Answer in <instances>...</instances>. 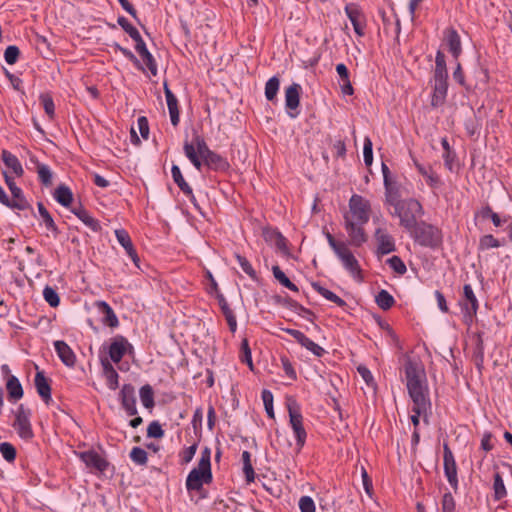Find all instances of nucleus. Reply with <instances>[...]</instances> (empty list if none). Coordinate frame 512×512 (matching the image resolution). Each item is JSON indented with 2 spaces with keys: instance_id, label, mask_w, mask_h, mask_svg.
Masks as SVG:
<instances>
[{
  "instance_id": "nucleus-1",
  "label": "nucleus",
  "mask_w": 512,
  "mask_h": 512,
  "mask_svg": "<svg viewBox=\"0 0 512 512\" xmlns=\"http://www.w3.org/2000/svg\"><path fill=\"white\" fill-rule=\"evenodd\" d=\"M406 387L412 401V409L417 412H431L429 388L424 367L421 363L409 360L405 364Z\"/></svg>"
},
{
  "instance_id": "nucleus-2",
  "label": "nucleus",
  "mask_w": 512,
  "mask_h": 512,
  "mask_svg": "<svg viewBox=\"0 0 512 512\" xmlns=\"http://www.w3.org/2000/svg\"><path fill=\"white\" fill-rule=\"evenodd\" d=\"M326 240L342 264L343 268L358 281L362 280L361 267L355 255L349 248V244L342 240H336L329 232L325 233Z\"/></svg>"
},
{
  "instance_id": "nucleus-3",
  "label": "nucleus",
  "mask_w": 512,
  "mask_h": 512,
  "mask_svg": "<svg viewBox=\"0 0 512 512\" xmlns=\"http://www.w3.org/2000/svg\"><path fill=\"white\" fill-rule=\"evenodd\" d=\"M211 449L205 447L201 451L197 467L193 468L186 479V488L189 491H199L203 485L212 482Z\"/></svg>"
},
{
  "instance_id": "nucleus-4",
  "label": "nucleus",
  "mask_w": 512,
  "mask_h": 512,
  "mask_svg": "<svg viewBox=\"0 0 512 512\" xmlns=\"http://www.w3.org/2000/svg\"><path fill=\"white\" fill-rule=\"evenodd\" d=\"M388 202L394 207V211L391 213L393 216H397L400 219V224L407 231L414 230L417 222V218L422 215V206L415 199L406 200H395L389 198Z\"/></svg>"
},
{
  "instance_id": "nucleus-5",
  "label": "nucleus",
  "mask_w": 512,
  "mask_h": 512,
  "mask_svg": "<svg viewBox=\"0 0 512 512\" xmlns=\"http://www.w3.org/2000/svg\"><path fill=\"white\" fill-rule=\"evenodd\" d=\"M370 213V201L361 195L353 194L349 199L348 211L344 213L343 219H349L353 222L368 223Z\"/></svg>"
},
{
  "instance_id": "nucleus-6",
  "label": "nucleus",
  "mask_w": 512,
  "mask_h": 512,
  "mask_svg": "<svg viewBox=\"0 0 512 512\" xmlns=\"http://www.w3.org/2000/svg\"><path fill=\"white\" fill-rule=\"evenodd\" d=\"M30 417V410L20 405L15 411V419L12 424L18 436L25 441L31 440L34 436Z\"/></svg>"
},
{
  "instance_id": "nucleus-7",
  "label": "nucleus",
  "mask_w": 512,
  "mask_h": 512,
  "mask_svg": "<svg viewBox=\"0 0 512 512\" xmlns=\"http://www.w3.org/2000/svg\"><path fill=\"white\" fill-rule=\"evenodd\" d=\"M408 232L423 246H434L439 241L438 230L425 223H417L414 230Z\"/></svg>"
},
{
  "instance_id": "nucleus-8",
  "label": "nucleus",
  "mask_w": 512,
  "mask_h": 512,
  "mask_svg": "<svg viewBox=\"0 0 512 512\" xmlns=\"http://www.w3.org/2000/svg\"><path fill=\"white\" fill-rule=\"evenodd\" d=\"M460 306L466 323H471L478 310V300L470 284L463 287V297Z\"/></svg>"
},
{
  "instance_id": "nucleus-9",
  "label": "nucleus",
  "mask_w": 512,
  "mask_h": 512,
  "mask_svg": "<svg viewBox=\"0 0 512 512\" xmlns=\"http://www.w3.org/2000/svg\"><path fill=\"white\" fill-rule=\"evenodd\" d=\"M290 425L296 438V444L300 450L306 442V431L303 427V417L295 405L288 406Z\"/></svg>"
},
{
  "instance_id": "nucleus-10",
  "label": "nucleus",
  "mask_w": 512,
  "mask_h": 512,
  "mask_svg": "<svg viewBox=\"0 0 512 512\" xmlns=\"http://www.w3.org/2000/svg\"><path fill=\"white\" fill-rule=\"evenodd\" d=\"M76 455L91 471L103 473L108 467L107 460L95 450L76 452Z\"/></svg>"
},
{
  "instance_id": "nucleus-11",
  "label": "nucleus",
  "mask_w": 512,
  "mask_h": 512,
  "mask_svg": "<svg viewBox=\"0 0 512 512\" xmlns=\"http://www.w3.org/2000/svg\"><path fill=\"white\" fill-rule=\"evenodd\" d=\"M3 176H4L5 183L8 186V188L12 194V199H10L11 208L17 209V210L27 209L29 207V204H28L26 198L24 197V194H23V191L21 190V188H19L16 185L14 178L7 171L3 172Z\"/></svg>"
},
{
  "instance_id": "nucleus-12",
  "label": "nucleus",
  "mask_w": 512,
  "mask_h": 512,
  "mask_svg": "<svg viewBox=\"0 0 512 512\" xmlns=\"http://www.w3.org/2000/svg\"><path fill=\"white\" fill-rule=\"evenodd\" d=\"M366 223L353 222L349 219L344 220V228L349 237V244L354 247H360L367 241V235L363 226Z\"/></svg>"
},
{
  "instance_id": "nucleus-13",
  "label": "nucleus",
  "mask_w": 512,
  "mask_h": 512,
  "mask_svg": "<svg viewBox=\"0 0 512 512\" xmlns=\"http://www.w3.org/2000/svg\"><path fill=\"white\" fill-rule=\"evenodd\" d=\"M301 86L298 83H293L285 89V106L288 110V115L291 118L298 116L297 108L300 104Z\"/></svg>"
},
{
  "instance_id": "nucleus-14",
  "label": "nucleus",
  "mask_w": 512,
  "mask_h": 512,
  "mask_svg": "<svg viewBox=\"0 0 512 512\" xmlns=\"http://www.w3.org/2000/svg\"><path fill=\"white\" fill-rule=\"evenodd\" d=\"M132 348V345L125 337L118 335L112 339L108 347V354L111 361L118 363L129 350H132Z\"/></svg>"
},
{
  "instance_id": "nucleus-15",
  "label": "nucleus",
  "mask_w": 512,
  "mask_h": 512,
  "mask_svg": "<svg viewBox=\"0 0 512 512\" xmlns=\"http://www.w3.org/2000/svg\"><path fill=\"white\" fill-rule=\"evenodd\" d=\"M345 12L349 18L355 33L363 36L365 33V17L359 7L353 3L346 5Z\"/></svg>"
},
{
  "instance_id": "nucleus-16",
  "label": "nucleus",
  "mask_w": 512,
  "mask_h": 512,
  "mask_svg": "<svg viewBox=\"0 0 512 512\" xmlns=\"http://www.w3.org/2000/svg\"><path fill=\"white\" fill-rule=\"evenodd\" d=\"M448 91L447 78H433V91L431 95V106L440 107L445 103Z\"/></svg>"
},
{
  "instance_id": "nucleus-17",
  "label": "nucleus",
  "mask_w": 512,
  "mask_h": 512,
  "mask_svg": "<svg viewBox=\"0 0 512 512\" xmlns=\"http://www.w3.org/2000/svg\"><path fill=\"white\" fill-rule=\"evenodd\" d=\"M378 253L384 255L389 254L395 250V243L393 237L384 228H377L374 234Z\"/></svg>"
},
{
  "instance_id": "nucleus-18",
  "label": "nucleus",
  "mask_w": 512,
  "mask_h": 512,
  "mask_svg": "<svg viewBox=\"0 0 512 512\" xmlns=\"http://www.w3.org/2000/svg\"><path fill=\"white\" fill-rule=\"evenodd\" d=\"M121 404L129 416L137 414L136 398L134 387L130 384L123 385L120 391Z\"/></svg>"
},
{
  "instance_id": "nucleus-19",
  "label": "nucleus",
  "mask_w": 512,
  "mask_h": 512,
  "mask_svg": "<svg viewBox=\"0 0 512 512\" xmlns=\"http://www.w3.org/2000/svg\"><path fill=\"white\" fill-rule=\"evenodd\" d=\"M444 472L449 484L456 489L458 487L456 462L447 446L444 447Z\"/></svg>"
},
{
  "instance_id": "nucleus-20",
  "label": "nucleus",
  "mask_w": 512,
  "mask_h": 512,
  "mask_svg": "<svg viewBox=\"0 0 512 512\" xmlns=\"http://www.w3.org/2000/svg\"><path fill=\"white\" fill-rule=\"evenodd\" d=\"M54 348L64 365L67 367H73L75 365L76 355L66 342L57 340L54 342Z\"/></svg>"
},
{
  "instance_id": "nucleus-21",
  "label": "nucleus",
  "mask_w": 512,
  "mask_h": 512,
  "mask_svg": "<svg viewBox=\"0 0 512 512\" xmlns=\"http://www.w3.org/2000/svg\"><path fill=\"white\" fill-rule=\"evenodd\" d=\"M0 157L7 169H9L10 175L13 174L16 177H22L24 175L23 166L17 156L8 150H2Z\"/></svg>"
},
{
  "instance_id": "nucleus-22",
  "label": "nucleus",
  "mask_w": 512,
  "mask_h": 512,
  "mask_svg": "<svg viewBox=\"0 0 512 512\" xmlns=\"http://www.w3.org/2000/svg\"><path fill=\"white\" fill-rule=\"evenodd\" d=\"M115 236L118 241V243L125 249L128 256L131 258V260L134 262L136 266H138L139 257L133 247L131 238L128 234V232L124 229H117L115 230Z\"/></svg>"
},
{
  "instance_id": "nucleus-23",
  "label": "nucleus",
  "mask_w": 512,
  "mask_h": 512,
  "mask_svg": "<svg viewBox=\"0 0 512 512\" xmlns=\"http://www.w3.org/2000/svg\"><path fill=\"white\" fill-rule=\"evenodd\" d=\"M164 92L170 114L171 123L173 126H177L179 123V110L177 98L166 84L164 85Z\"/></svg>"
},
{
  "instance_id": "nucleus-24",
  "label": "nucleus",
  "mask_w": 512,
  "mask_h": 512,
  "mask_svg": "<svg viewBox=\"0 0 512 512\" xmlns=\"http://www.w3.org/2000/svg\"><path fill=\"white\" fill-rule=\"evenodd\" d=\"M96 306L101 314H103L102 322L110 327H117L119 324L118 318L113 309L105 301H98Z\"/></svg>"
},
{
  "instance_id": "nucleus-25",
  "label": "nucleus",
  "mask_w": 512,
  "mask_h": 512,
  "mask_svg": "<svg viewBox=\"0 0 512 512\" xmlns=\"http://www.w3.org/2000/svg\"><path fill=\"white\" fill-rule=\"evenodd\" d=\"M6 389L8 393V397L10 401H18L23 397V388L18 380V378L14 375H10L6 382Z\"/></svg>"
},
{
  "instance_id": "nucleus-26",
  "label": "nucleus",
  "mask_w": 512,
  "mask_h": 512,
  "mask_svg": "<svg viewBox=\"0 0 512 512\" xmlns=\"http://www.w3.org/2000/svg\"><path fill=\"white\" fill-rule=\"evenodd\" d=\"M35 387L39 396L48 403L51 401V388L42 372H37L35 376Z\"/></svg>"
},
{
  "instance_id": "nucleus-27",
  "label": "nucleus",
  "mask_w": 512,
  "mask_h": 512,
  "mask_svg": "<svg viewBox=\"0 0 512 512\" xmlns=\"http://www.w3.org/2000/svg\"><path fill=\"white\" fill-rule=\"evenodd\" d=\"M172 178L174 182L178 185L180 190L189 196L190 200L194 203L195 197L192 192V188L188 185V183L185 181L180 168L177 165H173L171 168Z\"/></svg>"
},
{
  "instance_id": "nucleus-28",
  "label": "nucleus",
  "mask_w": 512,
  "mask_h": 512,
  "mask_svg": "<svg viewBox=\"0 0 512 512\" xmlns=\"http://www.w3.org/2000/svg\"><path fill=\"white\" fill-rule=\"evenodd\" d=\"M103 373L109 389L116 390L119 386V375L108 360H102Z\"/></svg>"
},
{
  "instance_id": "nucleus-29",
  "label": "nucleus",
  "mask_w": 512,
  "mask_h": 512,
  "mask_svg": "<svg viewBox=\"0 0 512 512\" xmlns=\"http://www.w3.org/2000/svg\"><path fill=\"white\" fill-rule=\"evenodd\" d=\"M54 199L62 206L69 207L73 200V194L66 185L58 186L54 191Z\"/></svg>"
},
{
  "instance_id": "nucleus-30",
  "label": "nucleus",
  "mask_w": 512,
  "mask_h": 512,
  "mask_svg": "<svg viewBox=\"0 0 512 512\" xmlns=\"http://www.w3.org/2000/svg\"><path fill=\"white\" fill-rule=\"evenodd\" d=\"M446 41L449 51L455 58H457L462 52L459 34L453 29L449 30L446 34Z\"/></svg>"
},
{
  "instance_id": "nucleus-31",
  "label": "nucleus",
  "mask_w": 512,
  "mask_h": 512,
  "mask_svg": "<svg viewBox=\"0 0 512 512\" xmlns=\"http://www.w3.org/2000/svg\"><path fill=\"white\" fill-rule=\"evenodd\" d=\"M415 166L418 170V172L425 177L427 184L431 188H437L440 185V178L439 176L432 171L431 168H427L424 165L418 163L415 161Z\"/></svg>"
},
{
  "instance_id": "nucleus-32",
  "label": "nucleus",
  "mask_w": 512,
  "mask_h": 512,
  "mask_svg": "<svg viewBox=\"0 0 512 512\" xmlns=\"http://www.w3.org/2000/svg\"><path fill=\"white\" fill-rule=\"evenodd\" d=\"M202 161L212 169H225L227 162L218 154L213 151H209L203 158Z\"/></svg>"
},
{
  "instance_id": "nucleus-33",
  "label": "nucleus",
  "mask_w": 512,
  "mask_h": 512,
  "mask_svg": "<svg viewBox=\"0 0 512 512\" xmlns=\"http://www.w3.org/2000/svg\"><path fill=\"white\" fill-rule=\"evenodd\" d=\"M312 287L326 300L331 301L340 307L346 305V302L342 298L337 296L334 292L330 291L329 289L321 286L319 283H313Z\"/></svg>"
},
{
  "instance_id": "nucleus-34",
  "label": "nucleus",
  "mask_w": 512,
  "mask_h": 512,
  "mask_svg": "<svg viewBox=\"0 0 512 512\" xmlns=\"http://www.w3.org/2000/svg\"><path fill=\"white\" fill-rule=\"evenodd\" d=\"M73 213L91 230L98 231L100 229L99 222L94 217H92L85 209H74Z\"/></svg>"
},
{
  "instance_id": "nucleus-35",
  "label": "nucleus",
  "mask_w": 512,
  "mask_h": 512,
  "mask_svg": "<svg viewBox=\"0 0 512 512\" xmlns=\"http://www.w3.org/2000/svg\"><path fill=\"white\" fill-rule=\"evenodd\" d=\"M139 396L142 405L147 409L154 407V392L150 385H144L140 388Z\"/></svg>"
},
{
  "instance_id": "nucleus-36",
  "label": "nucleus",
  "mask_w": 512,
  "mask_h": 512,
  "mask_svg": "<svg viewBox=\"0 0 512 512\" xmlns=\"http://www.w3.org/2000/svg\"><path fill=\"white\" fill-rule=\"evenodd\" d=\"M433 78H448L445 56L441 51L436 53Z\"/></svg>"
},
{
  "instance_id": "nucleus-37",
  "label": "nucleus",
  "mask_w": 512,
  "mask_h": 512,
  "mask_svg": "<svg viewBox=\"0 0 512 512\" xmlns=\"http://www.w3.org/2000/svg\"><path fill=\"white\" fill-rule=\"evenodd\" d=\"M280 87V80L277 76L271 77L265 84V97L268 101L276 99Z\"/></svg>"
},
{
  "instance_id": "nucleus-38",
  "label": "nucleus",
  "mask_w": 512,
  "mask_h": 512,
  "mask_svg": "<svg viewBox=\"0 0 512 512\" xmlns=\"http://www.w3.org/2000/svg\"><path fill=\"white\" fill-rule=\"evenodd\" d=\"M37 207H38L39 215L42 218V222H43L45 228L51 232L56 233L57 226H56L52 216L48 212V210L44 207V205L42 203H38Z\"/></svg>"
},
{
  "instance_id": "nucleus-39",
  "label": "nucleus",
  "mask_w": 512,
  "mask_h": 512,
  "mask_svg": "<svg viewBox=\"0 0 512 512\" xmlns=\"http://www.w3.org/2000/svg\"><path fill=\"white\" fill-rule=\"evenodd\" d=\"M375 302L381 309L388 310L394 305L395 300L388 291L383 289L375 296Z\"/></svg>"
},
{
  "instance_id": "nucleus-40",
  "label": "nucleus",
  "mask_w": 512,
  "mask_h": 512,
  "mask_svg": "<svg viewBox=\"0 0 512 512\" xmlns=\"http://www.w3.org/2000/svg\"><path fill=\"white\" fill-rule=\"evenodd\" d=\"M37 174L41 183L45 186H50L52 184L53 173L49 166L43 163L37 162Z\"/></svg>"
},
{
  "instance_id": "nucleus-41",
  "label": "nucleus",
  "mask_w": 512,
  "mask_h": 512,
  "mask_svg": "<svg viewBox=\"0 0 512 512\" xmlns=\"http://www.w3.org/2000/svg\"><path fill=\"white\" fill-rule=\"evenodd\" d=\"M272 272H273L275 279L277 281H279V283L281 285L288 288L289 290L298 291L297 286L290 281V279L285 275V273L278 266H273Z\"/></svg>"
},
{
  "instance_id": "nucleus-42",
  "label": "nucleus",
  "mask_w": 512,
  "mask_h": 512,
  "mask_svg": "<svg viewBox=\"0 0 512 512\" xmlns=\"http://www.w3.org/2000/svg\"><path fill=\"white\" fill-rule=\"evenodd\" d=\"M494 498L500 500L507 494L504 481L499 473H495L493 482Z\"/></svg>"
},
{
  "instance_id": "nucleus-43",
  "label": "nucleus",
  "mask_w": 512,
  "mask_h": 512,
  "mask_svg": "<svg viewBox=\"0 0 512 512\" xmlns=\"http://www.w3.org/2000/svg\"><path fill=\"white\" fill-rule=\"evenodd\" d=\"M129 456L132 462L137 465H145L148 461V454L141 447H133Z\"/></svg>"
},
{
  "instance_id": "nucleus-44",
  "label": "nucleus",
  "mask_w": 512,
  "mask_h": 512,
  "mask_svg": "<svg viewBox=\"0 0 512 512\" xmlns=\"http://www.w3.org/2000/svg\"><path fill=\"white\" fill-rule=\"evenodd\" d=\"M300 345L309 350L313 355L317 357H321L324 355L325 350L323 347L315 343L313 340L308 338L306 335L303 338L302 342H300Z\"/></svg>"
},
{
  "instance_id": "nucleus-45",
  "label": "nucleus",
  "mask_w": 512,
  "mask_h": 512,
  "mask_svg": "<svg viewBox=\"0 0 512 512\" xmlns=\"http://www.w3.org/2000/svg\"><path fill=\"white\" fill-rule=\"evenodd\" d=\"M503 244L504 242H501L498 239H496L493 235L488 234L480 238L479 248L482 250H488L491 248H498Z\"/></svg>"
},
{
  "instance_id": "nucleus-46",
  "label": "nucleus",
  "mask_w": 512,
  "mask_h": 512,
  "mask_svg": "<svg viewBox=\"0 0 512 512\" xmlns=\"http://www.w3.org/2000/svg\"><path fill=\"white\" fill-rule=\"evenodd\" d=\"M242 460H243V471H244L247 481L248 482L254 481L255 473H254L252 464L250 462V453L248 451H244L242 453Z\"/></svg>"
},
{
  "instance_id": "nucleus-47",
  "label": "nucleus",
  "mask_w": 512,
  "mask_h": 512,
  "mask_svg": "<svg viewBox=\"0 0 512 512\" xmlns=\"http://www.w3.org/2000/svg\"><path fill=\"white\" fill-rule=\"evenodd\" d=\"M43 297L45 301L51 306V307H57L60 303V298L58 293L55 289H53L50 286H46L43 290Z\"/></svg>"
},
{
  "instance_id": "nucleus-48",
  "label": "nucleus",
  "mask_w": 512,
  "mask_h": 512,
  "mask_svg": "<svg viewBox=\"0 0 512 512\" xmlns=\"http://www.w3.org/2000/svg\"><path fill=\"white\" fill-rule=\"evenodd\" d=\"M240 359L243 363H246L250 369L253 368L251 349L247 339H243L240 348Z\"/></svg>"
},
{
  "instance_id": "nucleus-49",
  "label": "nucleus",
  "mask_w": 512,
  "mask_h": 512,
  "mask_svg": "<svg viewBox=\"0 0 512 512\" xmlns=\"http://www.w3.org/2000/svg\"><path fill=\"white\" fill-rule=\"evenodd\" d=\"M40 101L44 108L45 113L48 115V117L50 119H52L54 117V113H55V105H54L52 97L48 94H42L40 96Z\"/></svg>"
},
{
  "instance_id": "nucleus-50",
  "label": "nucleus",
  "mask_w": 512,
  "mask_h": 512,
  "mask_svg": "<svg viewBox=\"0 0 512 512\" xmlns=\"http://www.w3.org/2000/svg\"><path fill=\"white\" fill-rule=\"evenodd\" d=\"M0 453L2 457L8 462L15 460L16 450L14 446L8 442H3L0 444Z\"/></svg>"
},
{
  "instance_id": "nucleus-51",
  "label": "nucleus",
  "mask_w": 512,
  "mask_h": 512,
  "mask_svg": "<svg viewBox=\"0 0 512 512\" xmlns=\"http://www.w3.org/2000/svg\"><path fill=\"white\" fill-rule=\"evenodd\" d=\"M363 158L366 166L373 162V144L369 137H365L363 145Z\"/></svg>"
},
{
  "instance_id": "nucleus-52",
  "label": "nucleus",
  "mask_w": 512,
  "mask_h": 512,
  "mask_svg": "<svg viewBox=\"0 0 512 512\" xmlns=\"http://www.w3.org/2000/svg\"><path fill=\"white\" fill-rule=\"evenodd\" d=\"M262 400L266 410L267 415L270 418H274V410H273V394L269 390L262 391Z\"/></svg>"
},
{
  "instance_id": "nucleus-53",
  "label": "nucleus",
  "mask_w": 512,
  "mask_h": 512,
  "mask_svg": "<svg viewBox=\"0 0 512 512\" xmlns=\"http://www.w3.org/2000/svg\"><path fill=\"white\" fill-rule=\"evenodd\" d=\"M20 51L17 46H8L4 52V59L7 64L13 65L17 62Z\"/></svg>"
},
{
  "instance_id": "nucleus-54",
  "label": "nucleus",
  "mask_w": 512,
  "mask_h": 512,
  "mask_svg": "<svg viewBox=\"0 0 512 512\" xmlns=\"http://www.w3.org/2000/svg\"><path fill=\"white\" fill-rule=\"evenodd\" d=\"M389 267L396 273L402 275L406 272V266L404 262L398 256H392L387 260Z\"/></svg>"
},
{
  "instance_id": "nucleus-55",
  "label": "nucleus",
  "mask_w": 512,
  "mask_h": 512,
  "mask_svg": "<svg viewBox=\"0 0 512 512\" xmlns=\"http://www.w3.org/2000/svg\"><path fill=\"white\" fill-rule=\"evenodd\" d=\"M298 506L301 512H315L316 506L310 496H302L299 499Z\"/></svg>"
},
{
  "instance_id": "nucleus-56",
  "label": "nucleus",
  "mask_w": 512,
  "mask_h": 512,
  "mask_svg": "<svg viewBox=\"0 0 512 512\" xmlns=\"http://www.w3.org/2000/svg\"><path fill=\"white\" fill-rule=\"evenodd\" d=\"M442 512H456V503L450 492H447L443 495Z\"/></svg>"
},
{
  "instance_id": "nucleus-57",
  "label": "nucleus",
  "mask_w": 512,
  "mask_h": 512,
  "mask_svg": "<svg viewBox=\"0 0 512 512\" xmlns=\"http://www.w3.org/2000/svg\"><path fill=\"white\" fill-rule=\"evenodd\" d=\"M117 22L131 38L139 37V31L125 17H119Z\"/></svg>"
},
{
  "instance_id": "nucleus-58",
  "label": "nucleus",
  "mask_w": 512,
  "mask_h": 512,
  "mask_svg": "<svg viewBox=\"0 0 512 512\" xmlns=\"http://www.w3.org/2000/svg\"><path fill=\"white\" fill-rule=\"evenodd\" d=\"M147 436L151 438H162L164 436V430L157 421H153L148 425Z\"/></svg>"
},
{
  "instance_id": "nucleus-59",
  "label": "nucleus",
  "mask_w": 512,
  "mask_h": 512,
  "mask_svg": "<svg viewBox=\"0 0 512 512\" xmlns=\"http://www.w3.org/2000/svg\"><path fill=\"white\" fill-rule=\"evenodd\" d=\"M140 57L143 60L144 64L146 65L147 70L150 71V73L153 76H156L157 75V65H156L155 59L152 56V54L150 52H147V53L141 55Z\"/></svg>"
},
{
  "instance_id": "nucleus-60",
  "label": "nucleus",
  "mask_w": 512,
  "mask_h": 512,
  "mask_svg": "<svg viewBox=\"0 0 512 512\" xmlns=\"http://www.w3.org/2000/svg\"><path fill=\"white\" fill-rule=\"evenodd\" d=\"M280 360H281L282 369L284 370L285 374L291 380H295L297 378V374H296V371H295L292 363L290 362V360L285 356L281 357Z\"/></svg>"
},
{
  "instance_id": "nucleus-61",
  "label": "nucleus",
  "mask_w": 512,
  "mask_h": 512,
  "mask_svg": "<svg viewBox=\"0 0 512 512\" xmlns=\"http://www.w3.org/2000/svg\"><path fill=\"white\" fill-rule=\"evenodd\" d=\"M411 411H412V415L410 416V420L414 426V429H418V426L420 423V417H422L423 421L426 424H428V418H429V415L431 412L420 413V412H417L416 409H412V408H411Z\"/></svg>"
},
{
  "instance_id": "nucleus-62",
  "label": "nucleus",
  "mask_w": 512,
  "mask_h": 512,
  "mask_svg": "<svg viewBox=\"0 0 512 512\" xmlns=\"http://www.w3.org/2000/svg\"><path fill=\"white\" fill-rule=\"evenodd\" d=\"M275 246L284 255H289L286 239L280 233H274Z\"/></svg>"
},
{
  "instance_id": "nucleus-63",
  "label": "nucleus",
  "mask_w": 512,
  "mask_h": 512,
  "mask_svg": "<svg viewBox=\"0 0 512 512\" xmlns=\"http://www.w3.org/2000/svg\"><path fill=\"white\" fill-rule=\"evenodd\" d=\"M237 261L242 270L249 275L250 277H255V270L253 269L252 265L249 263V261L240 255H237Z\"/></svg>"
},
{
  "instance_id": "nucleus-64",
  "label": "nucleus",
  "mask_w": 512,
  "mask_h": 512,
  "mask_svg": "<svg viewBox=\"0 0 512 512\" xmlns=\"http://www.w3.org/2000/svg\"><path fill=\"white\" fill-rule=\"evenodd\" d=\"M194 142H195V143H193V144H194V146H195V148H196V150H197V152H198L199 156H200L201 158H203V157H204V156H205V155L210 151L209 147L207 146V144H206V142L204 141V139H203V138H201V137H199V136H197V137L195 138V141H194Z\"/></svg>"
}]
</instances>
